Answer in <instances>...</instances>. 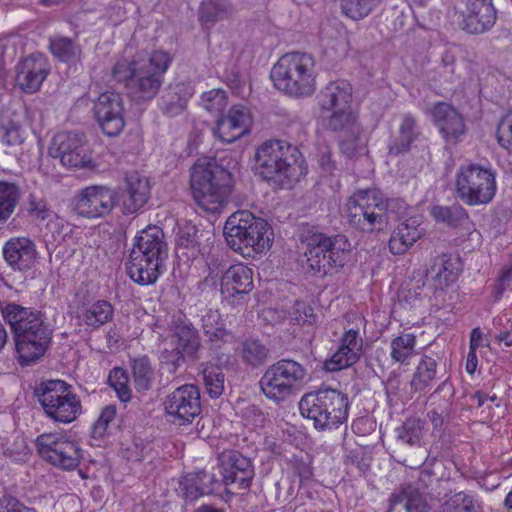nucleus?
I'll use <instances>...</instances> for the list:
<instances>
[{
	"label": "nucleus",
	"instance_id": "obj_1",
	"mask_svg": "<svg viewBox=\"0 0 512 512\" xmlns=\"http://www.w3.org/2000/svg\"><path fill=\"white\" fill-rule=\"evenodd\" d=\"M5 321L10 325L15 348L21 365H29L47 351L53 330L44 315L33 308L9 303L2 309Z\"/></svg>",
	"mask_w": 512,
	"mask_h": 512
},
{
	"label": "nucleus",
	"instance_id": "obj_2",
	"mask_svg": "<svg viewBox=\"0 0 512 512\" xmlns=\"http://www.w3.org/2000/svg\"><path fill=\"white\" fill-rule=\"evenodd\" d=\"M5 321L10 325L15 348L21 365H29L47 351L53 330L44 315L33 308L9 303L2 309Z\"/></svg>",
	"mask_w": 512,
	"mask_h": 512
},
{
	"label": "nucleus",
	"instance_id": "obj_3",
	"mask_svg": "<svg viewBox=\"0 0 512 512\" xmlns=\"http://www.w3.org/2000/svg\"><path fill=\"white\" fill-rule=\"evenodd\" d=\"M171 62L169 53L155 50L147 58L117 61L112 76L125 85L134 99L147 101L158 94Z\"/></svg>",
	"mask_w": 512,
	"mask_h": 512
},
{
	"label": "nucleus",
	"instance_id": "obj_4",
	"mask_svg": "<svg viewBox=\"0 0 512 512\" xmlns=\"http://www.w3.org/2000/svg\"><path fill=\"white\" fill-rule=\"evenodd\" d=\"M256 174L281 188H291L306 173L301 152L281 140H268L254 155Z\"/></svg>",
	"mask_w": 512,
	"mask_h": 512
},
{
	"label": "nucleus",
	"instance_id": "obj_5",
	"mask_svg": "<svg viewBox=\"0 0 512 512\" xmlns=\"http://www.w3.org/2000/svg\"><path fill=\"white\" fill-rule=\"evenodd\" d=\"M167 257L168 244L162 228L150 225L135 237L126 262L127 274L140 285L153 284L163 272Z\"/></svg>",
	"mask_w": 512,
	"mask_h": 512
},
{
	"label": "nucleus",
	"instance_id": "obj_6",
	"mask_svg": "<svg viewBox=\"0 0 512 512\" xmlns=\"http://www.w3.org/2000/svg\"><path fill=\"white\" fill-rule=\"evenodd\" d=\"M231 173L215 160L198 159L190 169V189L196 204L206 212L220 213L228 202Z\"/></svg>",
	"mask_w": 512,
	"mask_h": 512
},
{
	"label": "nucleus",
	"instance_id": "obj_7",
	"mask_svg": "<svg viewBox=\"0 0 512 512\" xmlns=\"http://www.w3.org/2000/svg\"><path fill=\"white\" fill-rule=\"evenodd\" d=\"M224 235L231 249L248 256L252 253H265L273 242V231L269 223L248 210L236 211L228 217Z\"/></svg>",
	"mask_w": 512,
	"mask_h": 512
},
{
	"label": "nucleus",
	"instance_id": "obj_8",
	"mask_svg": "<svg viewBox=\"0 0 512 512\" xmlns=\"http://www.w3.org/2000/svg\"><path fill=\"white\" fill-rule=\"evenodd\" d=\"M271 79L278 90L294 97H308L316 90L314 57L293 51L279 58L271 70Z\"/></svg>",
	"mask_w": 512,
	"mask_h": 512
},
{
	"label": "nucleus",
	"instance_id": "obj_9",
	"mask_svg": "<svg viewBox=\"0 0 512 512\" xmlns=\"http://www.w3.org/2000/svg\"><path fill=\"white\" fill-rule=\"evenodd\" d=\"M302 242L306 247L304 255L308 269L320 277L342 268L348 259L350 244L344 235L327 236L307 231Z\"/></svg>",
	"mask_w": 512,
	"mask_h": 512
},
{
	"label": "nucleus",
	"instance_id": "obj_10",
	"mask_svg": "<svg viewBox=\"0 0 512 512\" xmlns=\"http://www.w3.org/2000/svg\"><path fill=\"white\" fill-rule=\"evenodd\" d=\"M303 417L313 421L319 430L337 428L348 418L347 395L336 389H319L305 394L299 402Z\"/></svg>",
	"mask_w": 512,
	"mask_h": 512
},
{
	"label": "nucleus",
	"instance_id": "obj_11",
	"mask_svg": "<svg viewBox=\"0 0 512 512\" xmlns=\"http://www.w3.org/2000/svg\"><path fill=\"white\" fill-rule=\"evenodd\" d=\"M386 201L378 189L358 190L346 202L348 222L363 232L383 229L386 224Z\"/></svg>",
	"mask_w": 512,
	"mask_h": 512
},
{
	"label": "nucleus",
	"instance_id": "obj_12",
	"mask_svg": "<svg viewBox=\"0 0 512 512\" xmlns=\"http://www.w3.org/2000/svg\"><path fill=\"white\" fill-rule=\"evenodd\" d=\"M45 414L55 422L68 424L82 413L79 397L73 393L71 385L63 380H50L35 389Z\"/></svg>",
	"mask_w": 512,
	"mask_h": 512
},
{
	"label": "nucleus",
	"instance_id": "obj_13",
	"mask_svg": "<svg viewBox=\"0 0 512 512\" xmlns=\"http://www.w3.org/2000/svg\"><path fill=\"white\" fill-rule=\"evenodd\" d=\"M306 377L307 370L301 363L292 359H281L266 369L260 380V387L268 399L281 402L299 391Z\"/></svg>",
	"mask_w": 512,
	"mask_h": 512
},
{
	"label": "nucleus",
	"instance_id": "obj_14",
	"mask_svg": "<svg viewBox=\"0 0 512 512\" xmlns=\"http://www.w3.org/2000/svg\"><path fill=\"white\" fill-rule=\"evenodd\" d=\"M455 191L469 206L488 204L496 192L495 172L477 163L461 165L456 173Z\"/></svg>",
	"mask_w": 512,
	"mask_h": 512
},
{
	"label": "nucleus",
	"instance_id": "obj_15",
	"mask_svg": "<svg viewBox=\"0 0 512 512\" xmlns=\"http://www.w3.org/2000/svg\"><path fill=\"white\" fill-rule=\"evenodd\" d=\"M35 444L42 459L64 470H74L82 459L79 444L62 433H43Z\"/></svg>",
	"mask_w": 512,
	"mask_h": 512
},
{
	"label": "nucleus",
	"instance_id": "obj_16",
	"mask_svg": "<svg viewBox=\"0 0 512 512\" xmlns=\"http://www.w3.org/2000/svg\"><path fill=\"white\" fill-rule=\"evenodd\" d=\"M48 153L59 158L62 165L71 168L94 170L96 164L85 146V136L79 132H61L56 134L49 146Z\"/></svg>",
	"mask_w": 512,
	"mask_h": 512
},
{
	"label": "nucleus",
	"instance_id": "obj_17",
	"mask_svg": "<svg viewBox=\"0 0 512 512\" xmlns=\"http://www.w3.org/2000/svg\"><path fill=\"white\" fill-rule=\"evenodd\" d=\"M163 405L166 414L174 424L192 423L201 412L199 389L192 384L178 387L166 396Z\"/></svg>",
	"mask_w": 512,
	"mask_h": 512
},
{
	"label": "nucleus",
	"instance_id": "obj_18",
	"mask_svg": "<svg viewBox=\"0 0 512 512\" xmlns=\"http://www.w3.org/2000/svg\"><path fill=\"white\" fill-rule=\"evenodd\" d=\"M72 204L79 216L88 219L104 217L116 204V192L106 186H88L74 196Z\"/></svg>",
	"mask_w": 512,
	"mask_h": 512
},
{
	"label": "nucleus",
	"instance_id": "obj_19",
	"mask_svg": "<svg viewBox=\"0 0 512 512\" xmlns=\"http://www.w3.org/2000/svg\"><path fill=\"white\" fill-rule=\"evenodd\" d=\"M94 117L102 132L114 137L125 127V107L123 97L114 91H107L96 99L93 105Z\"/></svg>",
	"mask_w": 512,
	"mask_h": 512
},
{
	"label": "nucleus",
	"instance_id": "obj_20",
	"mask_svg": "<svg viewBox=\"0 0 512 512\" xmlns=\"http://www.w3.org/2000/svg\"><path fill=\"white\" fill-rule=\"evenodd\" d=\"M219 469L224 486L235 485L238 489H247L254 478V467L249 458L238 451L231 450L219 457Z\"/></svg>",
	"mask_w": 512,
	"mask_h": 512
},
{
	"label": "nucleus",
	"instance_id": "obj_21",
	"mask_svg": "<svg viewBox=\"0 0 512 512\" xmlns=\"http://www.w3.org/2000/svg\"><path fill=\"white\" fill-rule=\"evenodd\" d=\"M460 26L470 34H482L496 23L497 13L492 0H462Z\"/></svg>",
	"mask_w": 512,
	"mask_h": 512
},
{
	"label": "nucleus",
	"instance_id": "obj_22",
	"mask_svg": "<svg viewBox=\"0 0 512 512\" xmlns=\"http://www.w3.org/2000/svg\"><path fill=\"white\" fill-rule=\"evenodd\" d=\"M252 289L253 271L242 263L230 266L221 277V295L232 305L239 303Z\"/></svg>",
	"mask_w": 512,
	"mask_h": 512
},
{
	"label": "nucleus",
	"instance_id": "obj_23",
	"mask_svg": "<svg viewBox=\"0 0 512 512\" xmlns=\"http://www.w3.org/2000/svg\"><path fill=\"white\" fill-rule=\"evenodd\" d=\"M49 74L47 58L41 53H33L21 60L16 68V84L26 93L37 92Z\"/></svg>",
	"mask_w": 512,
	"mask_h": 512
},
{
	"label": "nucleus",
	"instance_id": "obj_24",
	"mask_svg": "<svg viewBox=\"0 0 512 512\" xmlns=\"http://www.w3.org/2000/svg\"><path fill=\"white\" fill-rule=\"evenodd\" d=\"M363 340L354 329L346 331L336 352L324 362L327 371L335 372L354 365L361 356Z\"/></svg>",
	"mask_w": 512,
	"mask_h": 512
},
{
	"label": "nucleus",
	"instance_id": "obj_25",
	"mask_svg": "<svg viewBox=\"0 0 512 512\" xmlns=\"http://www.w3.org/2000/svg\"><path fill=\"white\" fill-rule=\"evenodd\" d=\"M3 257L13 270L27 272L35 266L38 252L31 239L14 237L4 244Z\"/></svg>",
	"mask_w": 512,
	"mask_h": 512
},
{
	"label": "nucleus",
	"instance_id": "obj_26",
	"mask_svg": "<svg viewBox=\"0 0 512 512\" xmlns=\"http://www.w3.org/2000/svg\"><path fill=\"white\" fill-rule=\"evenodd\" d=\"M150 197L148 179L138 172L126 175L125 188L122 192V212L131 215L138 212Z\"/></svg>",
	"mask_w": 512,
	"mask_h": 512
},
{
	"label": "nucleus",
	"instance_id": "obj_27",
	"mask_svg": "<svg viewBox=\"0 0 512 512\" xmlns=\"http://www.w3.org/2000/svg\"><path fill=\"white\" fill-rule=\"evenodd\" d=\"M430 115L446 140L456 141L464 134V120L451 105L439 102L430 109Z\"/></svg>",
	"mask_w": 512,
	"mask_h": 512
},
{
	"label": "nucleus",
	"instance_id": "obj_28",
	"mask_svg": "<svg viewBox=\"0 0 512 512\" xmlns=\"http://www.w3.org/2000/svg\"><path fill=\"white\" fill-rule=\"evenodd\" d=\"M457 259L450 254L437 255L426 270V280L431 282L435 290H444L457 278Z\"/></svg>",
	"mask_w": 512,
	"mask_h": 512
},
{
	"label": "nucleus",
	"instance_id": "obj_29",
	"mask_svg": "<svg viewBox=\"0 0 512 512\" xmlns=\"http://www.w3.org/2000/svg\"><path fill=\"white\" fill-rule=\"evenodd\" d=\"M318 104L322 111H334L350 107L352 87L344 80L328 83L318 94Z\"/></svg>",
	"mask_w": 512,
	"mask_h": 512
},
{
	"label": "nucleus",
	"instance_id": "obj_30",
	"mask_svg": "<svg viewBox=\"0 0 512 512\" xmlns=\"http://www.w3.org/2000/svg\"><path fill=\"white\" fill-rule=\"evenodd\" d=\"M421 237L422 231L419 228L418 219H406L393 231L389 240V249L394 255H402Z\"/></svg>",
	"mask_w": 512,
	"mask_h": 512
},
{
	"label": "nucleus",
	"instance_id": "obj_31",
	"mask_svg": "<svg viewBox=\"0 0 512 512\" xmlns=\"http://www.w3.org/2000/svg\"><path fill=\"white\" fill-rule=\"evenodd\" d=\"M429 505L418 489L407 486L392 494L389 512H428Z\"/></svg>",
	"mask_w": 512,
	"mask_h": 512
},
{
	"label": "nucleus",
	"instance_id": "obj_32",
	"mask_svg": "<svg viewBox=\"0 0 512 512\" xmlns=\"http://www.w3.org/2000/svg\"><path fill=\"white\" fill-rule=\"evenodd\" d=\"M192 94L193 91L187 84H170L161 98L162 112L169 117L182 114L185 111L187 102L191 98Z\"/></svg>",
	"mask_w": 512,
	"mask_h": 512
},
{
	"label": "nucleus",
	"instance_id": "obj_33",
	"mask_svg": "<svg viewBox=\"0 0 512 512\" xmlns=\"http://www.w3.org/2000/svg\"><path fill=\"white\" fill-rule=\"evenodd\" d=\"M114 308L106 300H98L77 311L76 318L81 325L90 329H98L112 320Z\"/></svg>",
	"mask_w": 512,
	"mask_h": 512
},
{
	"label": "nucleus",
	"instance_id": "obj_34",
	"mask_svg": "<svg viewBox=\"0 0 512 512\" xmlns=\"http://www.w3.org/2000/svg\"><path fill=\"white\" fill-rule=\"evenodd\" d=\"M421 137L422 134L417 126L416 119L411 114L404 115L399 126L398 135L389 145V154L399 155L408 152L412 144Z\"/></svg>",
	"mask_w": 512,
	"mask_h": 512
},
{
	"label": "nucleus",
	"instance_id": "obj_35",
	"mask_svg": "<svg viewBox=\"0 0 512 512\" xmlns=\"http://www.w3.org/2000/svg\"><path fill=\"white\" fill-rule=\"evenodd\" d=\"M224 486L222 479L209 471H200L191 479V484L184 487V495L187 499L195 500L203 495L216 493Z\"/></svg>",
	"mask_w": 512,
	"mask_h": 512
},
{
	"label": "nucleus",
	"instance_id": "obj_36",
	"mask_svg": "<svg viewBox=\"0 0 512 512\" xmlns=\"http://www.w3.org/2000/svg\"><path fill=\"white\" fill-rule=\"evenodd\" d=\"M172 337L178 351L186 353V356L195 357L200 348V339L197 330L191 323H178Z\"/></svg>",
	"mask_w": 512,
	"mask_h": 512
},
{
	"label": "nucleus",
	"instance_id": "obj_37",
	"mask_svg": "<svg viewBox=\"0 0 512 512\" xmlns=\"http://www.w3.org/2000/svg\"><path fill=\"white\" fill-rule=\"evenodd\" d=\"M437 373V362L434 358L423 356L412 376L410 386L415 392H421L431 386Z\"/></svg>",
	"mask_w": 512,
	"mask_h": 512
},
{
	"label": "nucleus",
	"instance_id": "obj_38",
	"mask_svg": "<svg viewBox=\"0 0 512 512\" xmlns=\"http://www.w3.org/2000/svg\"><path fill=\"white\" fill-rule=\"evenodd\" d=\"M238 354L243 363L256 368L267 361L269 349L259 340L246 339L241 343Z\"/></svg>",
	"mask_w": 512,
	"mask_h": 512
},
{
	"label": "nucleus",
	"instance_id": "obj_39",
	"mask_svg": "<svg viewBox=\"0 0 512 512\" xmlns=\"http://www.w3.org/2000/svg\"><path fill=\"white\" fill-rule=\"evenodd\" d=\"M49 48L57 59L65 63H77L81 60V47L68 37L52 38Z\"/></svg>",
	"mask_w": 512,
	"mask_h": 512
},
{
	"label": "nucleus",
	"instance_id": "obj_40",
	"mask_svg": "<svg viewBox=\"0 0 512 512\" xmlns=\"http://www.w3.org/2000/svg\"><path fill=\"white\" fill-rule=\"evenodd\" d=\"M391 359L400 364H409V359L416 354V336L413 333H401L390 344Z\"/></svg>",
	"mask_w": 512,
	"mask_h": 512
},
{
	"label": "nucleus",
	"instance_id": "obj_41",
	"mask_svg": "<svg viewBox=\"0 0 512 512\" xmlns=\"http://www.w3.org/2000/svg\"><path fill=\"white\" fill-rule=\"evenodd\" d=\"M330 112L331 114L327 117L326 126L332 131L341 134L350 130L352 133H355L357 127L360 126L351 106Z\"/></svg>",
	"mask_w": 512,
	"mask_h": 512
},
{
	"label": "nucleus",
	"instance_id": "obj_42",
	"mask_svg": "<svg viewBox=\"0 0 512 512\" xmlns=\"http://www.w3.org/2000/svg\"><path fill=\"white\" fill-rule=\"evenodd\" d=\"M133 382L138 392H145L152 387L154 372L147 356L138 357L131 362Z\"/></svg>",
	"mask_w": 512,
	"mask_h": 512
},
{
	"label": "nucleus",
	"instance_id": "obj_43",
	"mask_svg": "<svg viewBox=\"0 0 512 512\" xmlns=\"http://www.w3.org/2000/svg\"><path fill=\"white\" fill-rule=\"evenodd\" d=\"M20 199L17 185L0 181V224L5 223L14 213Z\"/></svg>",
	"mask_w": 512,
	"mask_h": 512
},
{
	"label": "nucleus",
	"instance_id": "obj_44",
	"mask_svg": "<svg viewBox=\"0 0 512 512\" xmlns=\"http://www.w3.org/2000/svg\"><path fill=\"white\" fill-rule=\"evenodd\" d=\"M202 329L212 343L223 340L228 335L225 324L217 310L207 309L201 316Z\"/></svg>",
	"mask_w": 512,
	"mask_h": 512
},
{
	"label": "nucleus",
	"instance_id": "obj_45",
	"mask_svg": "<svg viewBox=\"0 0 512 512\" xmlns=\"http://www.w3.org/2000/svg\"><path fill=\"white\" fill-rule=\"evenodd\" d=\"M425 422L417 417L407 418L403 424L396 429L397 439L411 446L418 445L424 434Z\"/></svg>",
	"mask_w": 512,
	"mask_h": 512
},
{
	"label": "nucleus",
	"instance_id": "obj_46",
	"mask_svg": "<svg viewBox=\"0 0 512 512\" xmlns=\"http://www.w3.org/2000/svg\"><path fill=\"white\" fill-rule=\"evenodd\" d=\"M203 382L206 392L211 398H218L224 391L225 374L221 367L206 364L203 371Z\"/></svg>",
	"mask_w": 512,
	"mask_h": 512
},
{
	"label": "nucleus",
	"instance_id": "obj_47",
	"mask_svg": "<svg viewBox=\"0 0 512 512\" xmlns=\"http://www.w3.org/2000/svg\"><path fill=\"white\" fill-rule=\"evenodd\" d=\"M430 213L435 221L453 227L458 226L462 221L467 219L466 210L458 204L452 206L434 205Z\"/></svg>",
	"mask_w": 512,
	"mask_h": 512
},
{
	"label": "nucleus",
	"instance_id": "obj_48",
	"mask_svg": "<svg viewBox=\"0 0 512 512\" xmlns=\"http://www.w3.org/2000/svg\"><path fill=\"white\" fill-rule=\"evenodd\" d=\"M361 126L357 127L355 133L344 132L338 135L339 147L341 153L348 158H352L365 151V141L361 135Z\"/></svg>",
	"mask_w": 512,
	"mask_h": 512
},
{
	"label": "nucleus",
	"instance_id": "obj_49",
	"mask_svg": "<svg viewBox=\"0 0 512 512\" xmlns=\"http://www.w3.org/2000/svg\"><path fill=\"white\" fill-rule=\"evenodd\" d=\"M381 0H341L342 12L353 20L368 16Z\"/></svg>",
	"mask_w": 512,
	"mask_h": 512
},
{
	"label": "nucleus",
	"instance_id": "obj_50",
	"mask_svg": "<svg viewBox=\"0 0 512 512\" xmlns=\"http://www.w3.org/2000/svg\"><path fill=\"white\" fill-rule=\"evenodd\" d=\"M441 512H479V505L470 495L459 492L444 501Z\"/></svg>",
	"mask_w": 512,
	"mask_h": 512
},
{
	"label": "nucleus",
	"instance_id": "obj_51",
	"mask_svg": "<svg viewBox=\"0 0 512 512\" xmlns=\"http://www.w3.org/2000/svg\"><path fill=\"white\" fill-rule=\"evenodd\" d=\"M108 382L122 402H128L131 399L129 377L126 370L119 367L114 368L109 374Z\"/></svg>",
	"mask_w": 512,
	"mask_h": 512
},
{
	"label": "nucleus",
	"instance_id": "obj_52",
	"mask_svg": "<svg viewBox=\"0 0 512 512\" xmlns=\"http://www.w3.org/2000/svg\"><path fill=\"white\" fill-rule=\"evenodd\" d=\"M202 105L210 113L220 114L227 106V97L224 90L212 89L203 93Z\"/></svg>",
	"mask_w": 512,
	"mask_h": 512
},
{
	"label": "nucleus",
	"instance_id": "obj_53",
	"mask_svg": "<svg viewBox=\"0 0 512 512\" xmlns=\"http://www.w3.org/2000/svg\"><path fill=\"white\" fill-rule=\"evenodd\" d=\"M214 134L224 143H232L243 136L239 131V127H237L234 122L230 121L227 116L217 120Z\"/></svg>",
	"mask_w": 512,
	"mask_h": 512
},
{
	"label": "nucleus",
	"instance_id": "obj_54",
	"mask_svg": "<svg viewBox=\"0 0 512 512\" xmlns=\"http://www.w3.org/2000/svg\"><path fill=\"white\" fill-rule=\"evenodd\" d=\"M293 321L301 325H312L317 321L314 309L304 301H296L290 312Z\"/></svg>",
	"mask_w": 512,
	"mask_h": 512
},
{
	"label": "nucleus",
	"instance_id": "obj_55",
	"mask_svg": "<svg viewBox=\"0 0 512 512\" xmlns=\"http://www.w3.org/2000/svg\"><path fill=\"white\" fill-rule=\"evenodd\" d=\"M116 408L113 405H108L103 408L97 421L93 424L91 434L93 438H101L104 436L108 425L115 419Z\"/></svg>",
	"mask_w": 512,
	"mask_h": 512
},
{
	"label": "nucleus",
	"instance_id": "obj_56",
	"mask_svg": "<svg viewBox=\"0 0 512 512\" xmlns=\"http://www.w3.org/2000/svg\"><path fill=\"white\" fill-rule=\"evenodd\" d=\"M227 117L239 127V131L243 135L249 131L252 120L250 112L246 107L241 105L233 106L229 110Z\"/></svg>",
	"mask_w": 512,
	"mask_h": 512
},
{
	"label": "nucleus",
	"instance_id": "obj_57",
	"mask_svg": "<svg viewBox=\"0 0 512 512\" xmlns=\"http://www.w3.org/2000/svg\"><path fill=\"white\" fill-rule=\"evenodd\" d=\"M497 139L502 147L512 151V111L502 117L497 128Z\"/></svg>",
	"mask_w": 512,
	"mask_h": 512
},
{
	"label": "nucleus",
	"instance_id": "obj_58",
	"mask_svg": "<svg viewBox=\"0 0 512 512\" xmlns=\"http://www.w3.org/2000/svg\"><path fill=\"white\" fill-rule=\"evenodd\" d=\"M3 129V142L8 146L19 145L24 141L23 131L20 125L9 123L8 125L3 126Z\"/></svg>",
	"mask_w": 512,
	"mask_h": 512
},
{
	"label": "nucleus",
	"instance_id": "obj_59",
	"mask_svg": "<svg viewBox=\"0 0 512 512\" xmlns=\"http://www.w3.org/2000/svg\"><path fill=\"white\" fill-rule=\"evenodd\" d=\"M0 505L4 512H36L35 509L25 506L10 494L3 495L0 499Z\"/></svg>",
	"mask_w": 512,
	"mask_h": 512
},
{
	"label": "nucleus",
	"instance_id": "obj_60",
	"mask_svg": "<svg viewBox=\"0 0 512 512\" xmlns=\"http://www.w3.org/2000/svg\"><path fill=\"white\" fill-rule=\"evenodd\" d=\"M186 353L178 351L175 348L171 352L163 354L164 364L170 373H175L178 368L185 362Z\"/></svg>",
	"mask_w": 512,
	"mask_h": 512
},
{
	"label": "nucleus",
	"instance_id": "obj_61",
	"mask_svg": "<svg viewBox=\"0 0 512 512\" xmlns=\"http://www.w3.org/2000/svg\"><path fill=\"white\" fill-rule=\"evenodd\" d=\"M512 282V256L507 264H505L498 276L497 296L500 297L506 287Z\"/></svg>",
	"mask_w": 512,
	"mask_h": 512
},
{
	"label": "nucleus",
	"instance_id": "obj_62",
	"mask_svg": "<svg viewBox=\"0 0 512 512\" xmlns=\"http://www.w3.org/2000/svg\"><path fill=\"white\" fill-rule=\"evenodd\" d=\"M291 467L294 475L300 478V482L309 480L312 476V469L310 465L303 460L295 458L291 462Z\"/></svg>",
	"mask_w": 512,
	"mask_h": 512
},
{
	"label": "nucleus",
	"instance_id": "obj_63",
	"mask_svg": "<svg viewBox=\"0 0 512 512\" xmlns=\"http://www.w3.org/2000/svg\"><path fill=\"white\" fill-rule=\"evenodd\" d=\"M30 212L34 213L39 220H45L49 218L51 211L47 208V205L44 201H35L32 200L30 202Z\"/></svg>",
	"mask_w": 512,
	"mask_h": 512
},
{
	"label": "nucleus",
	"instance_id": "obj_64",
	"mask_svg": "<svg viewBox=\"0 0 512 512\" xmlns=\"http://www.w3.org/2000/svg\"><path fill=\"white\" fill-rule=\"evenodd\" d=\"M232 12V7L230 5H224L222 7H216V12L213 14H206V12H203V17L207 21H217L220 19H223L225 16L230 14Z\"/></svg>",
	"mask_w": 512,
	"mask_h": 512
}]
</instances>
